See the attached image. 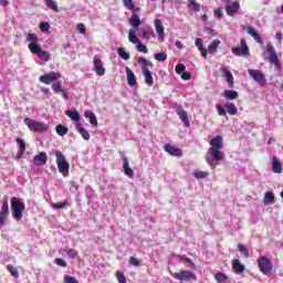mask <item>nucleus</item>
Returning <instances> with one entry per match:
<instances>
[{"mask_svg": "<svg viewBox=\"0 0 283 283\" xmlns=\"http://www.w3.org/2000/svg\"><path fill=\"white\" fill-rule=\"evenodd\" d=\"M61 78V73L51 71L49 74H44L40 76V83H44V85H50V83H54V81H59Z\"/></svg>", "mask_w": 283, "mask_h": 283, "instance_id": "9d476101", "label": "nucleus"}, {"mask_svg": "<svg viewBox=\"0 0 283 283\" xmlns=\"http://www.w3.org/2000/svg\"><path fill=\"white\" fill-rule=\"evenodd\" d=\"M177 114L181 123H184L185 127H189V125H191V123L189 122V114H187V111L181 108Z\"/></svg>", "mask_w": 283, "mask_h": 283, "instance_id": "393cba45", "label": "nucleus"}, {"mask_svg": "<svg viewBox=\"0 0 283 283\" xmlns=\"http://www.w3.org/2000/svg\"><path fill=\"white\" fill-rule=\"evenodd\" d=\"M232 54L235 56H250L251 52L249 51V45L247 44V40L241 39V48L234 46L232 48Z\"/></svg>", "mask_w": 283, "mask_h": 283, "instance_id": "1a4fd4ad", "label": "nucleus"}, {"mask_svg": "<svg viewBox=\"0 0 283 283\" xmlns=\"http://www.w3.org/2000/svg\"><path fill=\"white\" fill-rule=\"evenodd\" d=\"M199 52H200L202 59H207V56H209V51H207V48H205V46L199 49Z\"/></svg>", "mask_w": 283, "mask_h": 283, "instance_id": "69168bd1", "label": "nucleus"}, {"mask_svg": "<svg viewBox=\"0 0 283 283\" xmlns=\"http://www.w3.org/2000/svg\"><path fill=\"white\" fill-rule=\"evenodd\" d=\"M137 63L138 65H142V72L144 69L147 70V67H154V63L144 56L137 57Z\"/></svg>", "mask_w": 283, "mask_h": 283, "instance_id": "cd10ccee", "label": "nucleus"}, {"mask_svg": "<svg viewBox=\"0 0 283 283\" xmlns=\"http://www.w3.org/2000/svg\"><path fill=\"white\" fill-rule=\"evenodd\" d=\"M56 165L60 174L67 178L70 176V163L65 160V155L61 150H55Z\"/></svg>", "mask_w": 283, "mask_h": 283, "instance_id": "7ed1b4c3", "label": "nucleus"}, {"mask_svg": "<svg viewBox=\"0 0 283 283\" xmlns=\"http://www.w3.org/2000/svg\"><path fill=\"white\" fill-rule=\"evenodd\" d=\"M249 75L259 83V85H266V76L260 70H248Z\"/></svg>", "mask_w": 283, "mask_h": 283, "instance_id": "9b49d317", "label": "nucleus"}, {"mask_svg": "<svg viewBox=\"0 0 283 283\" xmlns=\"http://www.w3.org/2000/svg\"><path fill=\"white\" fill-rule=\"evenodd\" d=\"M39 28H40L41 32H49L50 31V23L40 22Z\"/></svg>", "mask_w": 283, "mask_h": 283, "instance_id": "4d7b16f0", "label": "nucleus"}, {"mask_svg": "<svg viewBox=\"0 0 283 283\" xmlns=\"http://www.w3.org/2000/svg\"><path fill=\"white\" fill-rule=\"evenodd\" d=\"M123 160H124L123 169H124L125 176H128V178H134V170L129 167V159H127V157H124Z\"/></svg>", "mask_w": 283, "mask_h": 283, "instance_id": "bb28decb", "label": "nucleus"}, {"mask_svg": "<svg viewBox=\"0 0 283 283\" xmlns=\"http://www.w3.org/2000/svg\"><path fill=\"white\" fill-rule=\"evenodd\" d=\"M264 205H274L275 203V195H273V192L268 191L264 193V200H263Z\"/></svg>", "mask_w": 283, "mask_h": 283, "instance_id": "72a5a7b5", "label": "nucleus"}, {"mask_svg": "<svg viewBox=\"0 0 283 283\" xmlns=\"http://www.w3.org/2000/svg\"><path fill=\"white\" fill-rule=\"evenodd\" d=\"M128 41L134 45H136L139 42L138 36L136 35V31H134L133 29L128 31Z\"/></svg>", "mask_w": 283, "mask_h": 283, "instance_id": "4c0bfd02", "label": "nucleus"}, {"mask_svg": "<svg viewBox=\"0 0 283 283\" xmlns=\"http://www.w3.org/2000/svg\"><path fill=\"white\" fill-rule=\"evenodd\" d=\"M23 211H25V202L17 197L11 198V214L13 220L21 222L23 219Z\"/></svg>", "mask_w": 283, "mask_h": 283, "instance_id": "f03ea898", "label": "nucleus"}, {"mask_svg": "<svg viewBox=\"0 0 283 283\" xmlns=\"http://www.w3.org/2000/svg\"><path fill=\"white\" fill-rule=\"evenodd\" d=\"M33 163L36 166L45 165V163H48V154L40 153V154L35 155L33 158Z\"/></svg>", "mask_w": 283, "mask_h": 283, "instance_id": "b1692460", "label": "nucleus"}, {"mask_svg": "<svg viewBox=\"0 0 283 283\" xmlns=\"http://www.w3.org/2000/svg\"><path fill=\"white\" fill-rule=\"evenodd\" d=\"M222 41L220 40H213L209 45H208V52L209 54H216L218 52V48H220Z\"/></svg>", "mask_w": 283, "mask_h": 283, "instance_id": "7c9ffc66", "label": "nucleus"}, {"mask_svg": "<svg viewBox=\"0 0 283 283\" xmlns=\"http://www.w3.org/2000/svg\"><path fill=\"white\" fill-rule=\"evenodd\" d=\"M24 125H27V127L30 129V132H48V129H50V127L48 126V124L43 123V122H36L30 117H25L23 119Z\"/></svg>", "mask_w": 283, "mask_h": 283, "instance_id": "20e7f679", "label": "nucleus"}, {"mask_svg": "<svg viewBox=\"0 0 283 283\" xmlns=\"http://www.w3.org/2000/svg\"><path fill=\"white\" fill-rule=\"evenodd\" d=\"M138 36H143L146 41H149V39H156V32H154V29L151 28H142L139 29Z\"/></svg>", "mask_w": 283, "mask_h": 283, "instance_id": "dca6fc26", "label": "nucleus"}, {"mask_svg": "<svg viewBox=\"0 0 283 283\" xmlns=\"http://www.w3.org/2000/svg\"><path fill=\"white\" fill-rule=\"evenodd\" d=\"M44 1L46 3L48 8L50 10H53V12H59L60 11L59 6L54 2V0H44Z\"/></svg>", "mask_w": 283, "mask_h": 283, "instance_id": "c03bdc74", "label": "nucleus"}, {"mask_svg": "<svg viewBox=\"0 0 283 283\" xmlns=\"http://www.w3.org/2000/svg\"><path fill=\"white\" fill-rule=\"evenodd\" d=\"M7 271H9V273L12 275V277H19V270H17V268H14V265L8 264Z\"/></svg>", "mask_w": 283, "mask_h": 283, "instance_id": "49530a36", "label": "nucleus"}, {"mask_svg": "<svg viewBox=\"0 0 283 283\" xmlns=\"http://www.w3.org/2000/svg\"><path fill=\"white\" fill-rule=\"evenodd\" d=\"M52 209H65L67 207V200H63L62 202L51 203Z\"/></svg>", "mask_w": 283, "mask_h": 283, "instance_id": "09e8293b", "label": "nucleus"}, {"mask_svg": "<svg viewBox=\"0 0 283 283\" xmlns=\"http://www.w3.org/2000/svg\"><path fill=\"white\" fill-rule=\"evenodd\" d=\"M214 280L218 283H226V282H229V276H227V274L222 272H218L214 274Z\"/></svg>", "mask_w": 283, "mask_h": 283, "instance_id": "f704fd0d", "label": "nucleus"}, {"mask_svg": "<svg viewBox=\"0 0 283 283\" xmlns=\"http://www.w3.org/2000/svg\"><path fill=\"white\" fill-rule=\"evenodd\" d=\"M282 164L280 163V159L277 157H273L272 159V171L274 174H282Z\"/></svg>", "mask_w": 283, "mask_h": 283, "instance_id": "c756f323", "label": "nucleus"}, {"mask_svg": "<svg viewBox=\"0 0 283 283\" xmlns=\"http://www.w3.org/2000/svg\"><path fill=\"white\" fill-rule=\"evenodd\" d=\"M75 129L78 132V134H81L82 138H84V140H90L91 136H90V132H87V129L83 128V124L77 123L75 125Z\"/></svg>", "mask_w": 283, "mask_h": 283, "instance_id": "c85d7f7f", "label": "nucleus"}, {"mask_svg": "<svg viewBox=\"0 0 283 283\" xmlns=\"http://www.w3.org/2000/svg\"><path fill=\"white\" fill-rule=\"evenodd\" d=\"M116 277H117L118 283H127V277H125V273L117 271Z\"/></svg>", "mask_w": 283, "mask_h": 283, "instance_id": "864d4df0", "label": "nucleus"}, {"mask_svg": "<svg viewBox=\"0 0 283 283\" xmlns=\"http://www.w3.org/2000/svg\"><path fill=\"white\" fill-rule=\"evenodd\" d=\"M238 10H240V2L238 1H234L231 6L226 7L228 17H233V14H237Z\"/></svg>", "mask_w": 283, "mask_h": 283, "instance_id": "5701e85b", "label": "nucleus"}, {"mask_svg": "<svg viewBox=\"0 0 283 283\" xmlns=\"http://www.w3.org/2000/svg\"><path fill=\"white\" fill-rule=\"evenodd\" d=\"M155 59H156V61H159L160 63H165V61H167V53H165V52L156 53Z\"/></svg>", "mask_w": 283, "mask_h": 283, "instance_id": "8fccbe9b", "label": "nucleus"}, {"mask_svg": "<svg viewBox=\"0 0 283 283\" xmlns=\"http://www.w3.org/2000/svg\"><path fill=\"white\" fill-rule=\"evenodd\" d=\"M64 282L65 283H78V280H76V277H74V276L65 275L64 276Z\"/></svg>", "mask_w": 283, "mask_h": 283, "instance_id": "052dcab7", "label": "nucleus"}, {"mask_svg": "<svg viewBox=\"0 0 283 283\" xmlns=\"http://www.w3.org/2000/svg\"><path fill=\"white\" fill-rule=\"evenodd\" d=\"M164 149L167 154H170V156H176L177 158L182 156V150L174 145L166 144Z\"/></svg>", "mask_w": 283, "mask_h": 283, "instance_id": "f3484780", "label": "nucleus"}, {"mask_svg": "<svg viewBox=\"0 0 283 283\" xmlns=\"http://www.w3.org/2000/svg\"><path fill=\"white\" fill-rule=\"evenodd\" d=\"M209 176V172L208 171H205V170H200V171H195L193 172V177L197 179V180H202L205 178H207Z\"/></svg>", "mask_w": 283, "mask_h": 283, "instance_id": "37998d69", "label": "nucleus"}, {"mask_svg": "<svg viewBox=\"0 0 283 283\" xmlns=\"http://www.w3.org/2000/svg\"><path fill=\"white\" fill-rule=\"evenodd\" d=\"M128 264H130V266H140V260H138L136 256H130Z\"/></svg>", "mask_w": 283, "mask_h": 283, "instance_id": "5fc2aeb1", "label": "nucleus"}, {"mask_svg": "<svg viewBox=\"0 0 283 283\" xmlns=\"http://www.w3.org/2000/svg\"><path fill=\"white\" fill-rule=\"evenodd\" d=\"M84 117H85V118H88V120H90V123H91V125H92L93 127H98V119L96 118V115L94 114V112H92V111H86V112L84 113Z\"/></svg>", "mask_w": 283, "mask_h": 283, "instance_id": "a878e982", "label": "nucleus"}, {"mask_svg": "<svg viewBox=\"0 0 283 283\" xmlns=\"http://www.w3.org/2000/svg\"><path fill=\"white\" fill-rule=\"evenodd\" d=\"M181 78L182 81H191V73L184 71L181 74Z\"/></svg>", "mask_w": 283, "mask_h": 283, "instance_id": "0e129e2a", "label": "nucleus"}, {"mask_svg": "<svg viewBox=\"0 0 283 283\" xmlns=\"http://www.w3.org/2000/svg\"><path fill=\"white\" fill-rule=\"evenodd\" d=\"M27 43H29L28 48L30 52L32 53L33 48H41V44H39V36L34 33H29L25 39Z\"/></svg>", "mask_w": 283, "mask_h": 283, "instance_id": "ddd939ff", "label": "nucleus"}, {"mask_svg": "<svg viewBox=\"0 0 283 283\" xmlns=\"http://www.w3.org/2000/svg\"><path fill=\"white\" fill-rule=\"evenodd\" d=\"M227 112L230 116H235L238 114V106L233 103L228 104Z\"/></svg>", "mask_w": 283, "mask_h": 283, "instance_id": "79ce46f5", "label": "nucleus"}, {"mask_svg": "<svg viewBox=\"0 0 283 283\" xmlns=\"http://www.w3.org/2000/svg\"><path fill=\"white\" fill-rule=\"evenodd\" d=\"M17 145H19L20 149H19V154L21 156H23V154H25V140L21 139V138H17L15 139Z\"/></svg>", "mask_w": 283, "mask_h": 283, "instance_id": "a19ab883", "label": "nucleus"}, {"mask_svg": "<svg viewBox=\"0 0 283 283\" xmlns=\"http://www.w3.org/2000/svg\"><path fill=\"white\" fill-rule=\"evenodd\" d=\"M238 250L243 255V258H249V250L247 249V247H244L243 244L239 243L238 244Z\"/></svg>", "mask_w": 283, "mask_h": 283, "instance_id": "3c124183", "label": "nucleus"}, {"mask_svg": "<svg viewBox=\"0 0 283 283\" xmlns=\"http://www.w3.org/2000/svg\"><path fill=\"white\" fill-rule=\"evenodd\" d=\"M243 30L247 32V34L252 36L256 43H264V41H262V36H260V33L256 32L253 27H243Z\"/></svg>", "mask_w": 283, "mask_h": 283, "instance_id": "a211bd4d", "label": "nucleus"}, {"mask_svg": "<svg viewBox=\"0 0 283 283\" xmlns=\"http://www.w3.org/2000/svg\"><path fill=\"white\" fill-rule=\"evenodd\" d=\"M216 107L219 116H227V109H224V106L217 104Z\"/></svg>", "mask_w": 283, "mask_h": 283, "instance_id": "6e6d98bb", "label": "nucleus"}, {"mask_svg": "<svg viewBox=\"0 0 283 283\" xmlns=\"http://www.w3.org/2000/svg\"><path fill=\"white\" fill-rule=\"evenodd\" d=\"M10 216V206L8 203V196L2 198V206L0 210V229H3V226L6 224V220H8V217Z\"/></svg>", "mask_w": 283, "mask_h": 283, "instance_id": "0eeeda50", "label": "nucleus"}, {"mask_svg": "<svg viewBox=\"0 0 283 283\" xmlns=\"http://www.w3.org/2000/svg\"><path fill=\"white\" fill-rule=\"evenodd\" d=\"M93 65L97 76H105L106 69L103 66V60L98 55L93 57Z\"/></svg>", "mask_w": 283, "mask_h": 283, "instance_id": "f8f14e48", "label": "nucleus"}, {"mask_svg": "<svg viewBox=\"0 0 283 283\" xmlns=\"http://www.w3.org/2000/svg\"><path fill=\"white\" fill-rule=\"evenodd\" d=\"M266 51L269 52V62L272 65H275L276 70H282V62L280 61V56L277 55V52L275 51V46L273 44L269 43L266 45Z\"/></svg>", "mask_w": 283, "mask_h": 283, "instance_id": "39448f33", "label": "nucleus"}, {"mask_svg": "<svg viewBox=\"0 0 283 283\" xmlns=\"http://www.w3.org/2000/svg\"><path fill=\"white\" fill-rule=\"evenodd\" d=\"M129 25H132V28H134L135 30L137 28H140V15H138L137 13H133L129 19Z\"/></svg>", "mask_w": 283, "mask_h": 283, "instance_id": "473e14b6", "label": "nucleus"}, {"mask_svg": "<svg viewBox=\"0 0 283 283\" xmlns=\"http://www.w3.org/2000/svg\"><path fill=\"white\" fill-rule=\"evenodd\" d=\"M222 96H224L229 101H235V98H238L239 94L237 91H224L222 93Z\"/></svg>", "mask_w": 283, "mask_h": 283, "instance_id": "c9c22d12", "label": "nucleus"}, {"mask_svg": "<svg viewBox=\"0 0 283 283\" xmlns=\"http://www.w3.org/2000/svg\"><path fill=\"white\" fill-rule=\"evenodd\" d=\"M55 130H56V134L59 136H65V134H67V132H70V128H67L66 126H63L61 124H59L56 127H55Z\"/></svg>", "mask_w": 283, "mask_h": 283, "instance_id": "ea45409f", "label": "nucleus"}, {"mask_svg": "<svg viewBox=\"0 0 283 283\" xmlns=\"http://www.w3.org/2000/svg\"><path fill=\"white\" fill-rule=\"evenodd\" d=\"M210 148L207 151L206 161L212 169H216V165H213V160L216 163H220L224 155L222 154V148L224 147V142L222 140V136L217 135L209 142Z\"/></svg>", "mask_w": 283, "mask_h": 283, "instance_id": "f257e3e1", "label": "nucleus"}, {"mask_svg": "<svg viewBox=\"0 0 283 283\" xmlns=\"http://www.w3.org/2000/svg\"><path fill=\"white\" fill-rule=\"evenodd\" d=\"M125 70H126L127 83L129 87H134V85H136V74H134V71H132L129 66H126Z\"/></svg>", "mask_w": 283, "mask_h": 283, "instance_id": "4be33fe9", "label": "nucleus"}, {"mask_svg": "<svg viewBox=\"0 0 283 283\" xmlns=\"http://www.w3.org/2000/svg\"><path fill=\"white\" fill-rule=\"evenodd\" d=\"M66 255L71 260H74V258L78 256V251H76L75 249H69V250H66Z\"/></svg>", "mask_w": 283, "mask_h": 283, "instance_id": "603ef678", "label": "nucleus"}, {"mask_svg": "<svg viewBox=\"0 0 283 283\" xmlns=\"http://www.w3.org/2000/svg\"><path fill=\"white\" fill-rule=\"evenodd\" d=\"M142 74L146 85H148V87H154V76L151 75V71H149V69H143Z\"/></svg>", "mask_w": 283, "mask_h": 283, "instance_id": "412c9836", "label": "nucleus"}, {"mask_svg": "<svg viewBox=\"0 0 283 283\" xmlns=\"http://www.w3.org/2000/svg\"><path fill=\"white\" fill-rule=\"evenodd\" d=\"M155 30L159 41H165V27L163 25V20H155Z\"/></svg>", "mask_w": 283, "mask_h": 283, "instance_id": "2eb2a0df", "label": "nucleus"}, {"mask_svg": "<svg viewBox=\"0 0 283 283\" xmlns=\"http://www.w3.org/2000/svg\"><path fill=\"white\" fill-rule=\"evenodd\" d=\"M52 90L55 94H61L63 96V98H65V101H67V98H69L67 91H65V88L63 87L61 82H56V83L52 84Z\"/></svg>", "mask_w": 283, "mask_h": 283, "instance_id": "6ab92c4d", "label": "nucleus"}, {"mask_svg": "<svg viewBox=\"0 0 283 283\" xmlns=\"http://www.w3.org/2000/svg\"><path fill=\"white\" fill-rule=\"evenodd\" d=\"M245 269L247 268L244 266V264L240 263L239 259H233L232 260V271H233V273H235L237 275H240V274L244 273Z\"/></svg>", "mask_w": 283, "mask_h": 283, "instance_id": "aec40b11", "label": "nucleus"}, {"mask_svg": "<svg viewBox=\"0 0 283 283\" xmlns=\"http://www.w3.org/2000/svg\"><path fill=\"white\" fill-rule=\"evenodd\" d=\"M214 17L217 19H222V9L214 10Z\"/></svg>", "mask_w": 283, "mask_h": 283, "instance_id": "774afa93", "label": "nucleus"}, {"mask_svg": "<svg viewBox=\"0 0 283 283\" xmlns=\"http://www.w3.org/2000/svg\"><path fill=\"white\" fill-rule=\"evenodd\" d=\"M137 52H143V54H149V49H147V45L143 44V42H137Z\"/></svg>", "mask_w": 283, "mask_h": 283, "instance_id": "de8ad7c7", "label": "nucleus"}, {"mask_svg": "<svg viewBox=\"0 0 283 283\" xmlns=\"http://www.w3.org/2000/svg\"><path fill=\"white\" fill-rule=\"evenodd\" d=\"M224 76L227 78L229 87L233 88V74H231V71L223 70Z\"/></svg>", "mask_w": 283, "mask_h": 283, "instance_id": "58836bf2", "label": "nucleus"}, {"mask_svg": "<svg viewBox=\"0 0 283 283\" xmlns=\"http://www.w3.org/2000/svg\"><path fill=\"white\" fill-rule=\"evenodd\" d=\"M259 269L263 275H269L272 273L273 266L271 265V261L266 256H261L258 260Z\"/></svg>", "mask_w": 283, "mask_h": 283, "instance_id": "6e6552de", "label": "nucleus"}, {"mask_svg": "<svg viewBox=\"0 0 283 283\" xmlns=\"http://www.w3.org/2000/svg\"><path fill=\"white\" fill-rule=\"evenodd\" d=\"M76 30L80 32V34H85V32H86L85 24L77 23L76 24Z\"/></svg>", "mask_w": 283, "mask_h": 283, "instance_id": "680f3d73", "label": "nucleus"}, {"mask_svg": "<svg viewBox=\"0 0 283 283\" xmlns=\"http://www.w3.org/2000/svg\"><path fill=\"white\" fill-rule=\"evenodd\" d=\"M31 54H35V56H38L39 59H42L43 61H45V63H48V61H50V52L48 51H43V49L38 48V46H33L32 48V53Z\"/></svg>", "mask_w": 283, "mask_h": 283, "instance_id": "4468645a", "label": "nucleus"}, {"mask_svg": "<svg viewBox=\"0 0 283 283\" xmlns=\"http://www.w3.org/2000/svg\"><path fill=\"white\" fill-rule=\"evenodd\" d=\"M123 3L128 10H130V8H134V0H123Z\"/></svg>", "mask_w": 283, "mask_h": 283, "instance_id": "e2e57ef3", "label": "nucleus"}, {"mask_svg": "<svg viewBox=\"0 0 283 283\" xmlns=\"http://www.w3.org/2000/svg\"><path fill=\"white\" fill-rule=\"evenodd\" d=\"M54 263H55L57 266H62L63 269L67 268V262H65V260H63V259H55V260H54Z\"/></svg>", "mask_w": 283, "mask_h": 283, "instance_id": "bf43d9fd", "label": "nucleus"}, {"mask_svg": "<svg viewBox=\"0 0 283 283\" xmlns=\"http://www.w3.org/2000/svg\"><path fill=\"white\" fill-rule=\"evenodd\" d=\"M117 54H118V56H120V59H124V61H129V59H130L129 53H127L125 50H123V48L117 49Z\"/></svg>", "mask_w": 283, "mask_h": 283, "instance_id": "a18cd8bd", "label": "nucleus"}, {"mask_svg": "<svg viewBox=\"0 0 283 283\" xmlns=\"http://www.w3.org/2000/svg\"><path fill=\"white\" fill-rule=\"evenodd\" d=\"M187 70V66L185 64H177L175 67L176 74H182Z\"/></svg>", "mask_w": 283, "mask_h": 283, "instance_id": "13d9d810", "label": "nucleus"}, {"mask_svg": "<svg viewBox=\"0 0 283 283\" xmlns=\"http://www.w3.org/2000/svg\"><path fill=\"white\" fill-rule=\"evenodd\" d=\"M65 116H69V118H71V120H74L75 123H78V120H81V114L78 113V111H65L64 112Z\"/></svg>", "mask_w": 283, "mask_h": 283, "instance_id": "2f4dec72", "label": "nucleus"}, {"mask_svg": "<svg viewBox=\"0 0 283 283\" xmlns=\"http://www.w3.org/2000/svg\"><path fill=\"white\" fill-rule=\"evenodd\" d=\"M195 44L197 45L198 50H201L202 48H205V45L202 44V39L197 38L195 40Z\"/></svg>", "mask_w": 283, "mask_h": 283, "instance_id": "338daca9", "label": "nucleus"}, {"mask_svg": "<svg viewBox=\"0 0 283 283\" xmlns=\"http://www.w3.org/2000/svg\"><path fill=\"white\" fill-rule=\"evenodd\" d=\"M188 8L192 12H200V3H198L196 0H188Z\"/></svg>", "mask_w": 283, "mask_h": 283, "instance_id": "e433bc0d", "label": "nucleus"}, {"mask_svg": "<svg viewBox=\"0 0 283 283\" xmlns=\"http://www.w3.org/2000/svg\"><path fill=\"white\" fill-rule=\"evenodd\" d=\"M170 275L180 282H191V280H196V274L189 270H184L181 272L170 271Z\"/></svg>", "mask_w": 283, "mask_h": 283, "instance_id": "423d86ee", "label": "nucleus"}]
</instances>
